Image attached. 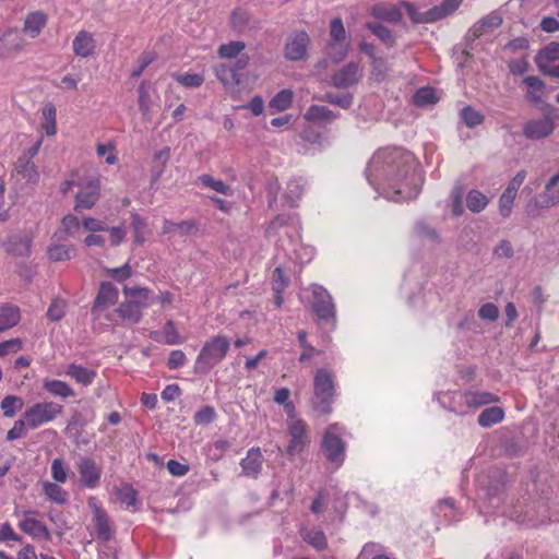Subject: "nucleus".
I'll list each match as a JSON object with an SVG mask.
<instances>
[{
  "label": "nucleus",
  "instance_id": "nucleus-31",
  "mask_svg": "<svg viewBox=\"0 0 559 559\" xmlns=\"http://www.w3.org/2000/svg\"><path fill=\"white\" fill-rule=\"evenodd\" d=\"M66 374L85 386L92 384L96 377V372L93 369H88L75 364L68 366Z\"/></svg>",
  "mask_w": 559,
  "mask_h": 559
},
{
  "label": "nucleus",
  "instance_id": "nucleus-3",
  "mask_svg": "<svg viewBox=\"0 0 559 559\" xmlns=\"http://www.w3.org/2000/svg\"><path fill=\"white\" fill-rule=\"evenodd\" d=\"M463 0H443L439 5H435L426 12H419L415 5L408 1H402L406 13L414 24H428L440 21L454 13Z\"/></svg>",
  "mask_w": 559,
  "mask_h": 559
},
{
  "label": "nucleus",
  "instance_id": "nucleus-42",
  "mask_svg": "<svg viewBox=\"0 0 559 559\" xmlns=\"http://www.w3.org/2000/svg\"><path fill=\"white\" fill-rule=\"evenodd\" d=\"M246 48L243 41L231 40L227 44H223L218 47L217 55L222 59H234L237 58Z\"/></svg>",
  "mask_w": 559,
  "mask_h": 559
},
{
  "label": "nucleus",
  "instance_id": "nucleus-55",
  "mask_svg": "<svg viewBox=\"0 0 559 559\" xmlns=\"http://www.w3.org/2000/svg\"><path fill=\"white\" fill-rule=\"evenodd\" d=\"M0 40L3 43L7 49L20 50L22 48V38L20 37L19 32L15 29L5 31L2 34Z\"/></svg>",
  "mask_w": 559,
  "mask_h": 559
},
{
  "label": "nucleus",
  "instance_id": "nucleus-36",
  "mask_svg": "<svg viewBox=\"0 0 559 559\" xmlns=\"http://www.w3.org/2000/svg\"><path fill=\"white\" fill-rule=\"evenodd\" d=\"M56 481H44L43 491L47 498L58 504H63L68 501L69 493Z\"/></svg>",
  "mask_w": 559,
  "mask_h": 559
},
{
  "label": "nucleus",
  "instance_id": "nucleus-40",
  "mask_svg": "<svg viewBox=\"0 0 559 559\" xmlns=\"http://www.w3.org/2000/svg\"><path fill=\"white\" fill-rule=\"evenodd\" d=\"M488 203V198L479 190L473 189L466 195V206L473 213H480Z\"/></svg>",
  "mask_w": 559,
  "mask_h": 559
},
{
  "label": "nucleus",
  "instance_id": "nucleus-21",
  "mask_svg": "<svg viewBox=\"0 0 559 559\" xmlns=\"http://www.w3.org/2000/svg\"><path fill=\"white\" fill-rule=\"evenodd\" d=\"M383 174L384 153L379 150L373 154L366 169L367 179L376 191H379V180L382 178Z\"/></svg>",
  "mask_w": 559,
  "mask_h": 559
},
{
  "label": "nucleus",
  "instance_id": "nucleus-6",
  "mask_svg": "<svg viewBox=\"0 0 559 559\" xmlns=\"http://www.w3.org/2000/svg\"><path fill=\"white\" fill-rule=\"evenodd\" d=\"M119 299V290L118 288L110 282H103L99 286L97 296L94 301V306L92 308V316L95 325L98 324L99 329L103 326H107L102 322L103 319L108 321V316L111 312H108V308L115 306Z\"/></svg>",
  "mask_w": 559,
  "mask_h": 559
},
{
  "label": "nucleus",
  "instance_id": "nucleus-50",
  "mask_svg": "<svg viewBox=\"0 0 559 559\" xmlns=\"http://www.w3.org/2000/svg\"><path fill=\"white\" fill-rule=\"evenodd\" d=\"M74 255V249L66 245H53L48 249V258L53 262L68 261Z\"/></svg>",
  "mask_w": 559,
  "mask_h": 559
},
{
  "label": "nucleus",
  "instance_id": "nucleus-49",
  "mask_svg": "<svg viewBox=\"0 0 559 559\" xmlns=\"http://www.w3.org/2000/svg\"><path fill=\"white\" fill-rule=\"evenodd\" d=\"M117 499L126 507L131 508L136 506V491L128 484H124L115 489Z\"/></svg>",
  "mask_w": 559,
  "mask_h": 559
},
{
  "label": "nucleus",
  "instance_id": "nucleus-34",
  "mask_svg": "<svg viewBox=\"0 0 559 559\" xmlns=\"http://www.w3.org/2000/svg\"><path fill=\"white\" fill-rule=\"evenodd\" d=\"M336 115L325 106L312 105L305 114V119L312 122H332Z\"/></svg>",
  "mask_w": 559,
  "mask_h": 559
},
{
  "label": "nucleus",
  "instance_id": "nucleus-9",
  "mask_svg": "<svg viewBox=\"0 0 559 559\" xmlns=\"http://www.w3.org/2000/svg\"><path fill=\"white\" fill-rule=\"evenodd\" d=\"M287 431L289 436L288 454L296 455L301 453L309 443L307 424L301 418L290 414L287 419Z\"/></svg>",
  "mask_w": 559,
  "mask_h": 559
},
{
  "label": "nucleus",
  "instance_id": "nucleus-59",
  "mask_svg": "<svg viewBox=\"0 0 559 559\" xmlns=\"http://www.w3.org/2000/svg\"><path fill=\"white\" fill-rule=\"evenodd\" d=\"M302 192L304 186L300 183V181L292 180L287 185L285 198L292 205H295L296 201L301 197Z\"/></svg>",
  "mask_w": 559,
  "mask_h": 559
},
{
  "label": "nucleus",
  "instance_id": "nucleus-13",
  "mask_svg": "<svg viewBox=\"0 0 559 559\" xmlns=\"http://www.w3.org/2000/svg\"><path fill=\"white\" fill-rule=\"evenodd\" d=\"M87 504L93 512L92 527L97 537L105 542L109 540L112 532L107 513L99 506L98 500L95 497L88 498Z\"/></svg>",
  "mask_w": 559,
  "mask_h": 559
},
{
  "label": "nucleus",
  "instance_id": "nucleus-1",
  "mask_svg": "<svg viewBox=\"0 0 559 559\" xmlns=\"http://www.w3.org/2000/svg\"><path fill=\"white\" fill-rule=\"evenodd\" d=\"M389 155L391 158L390 167L395 171L394 177L396 181H401L396 185H391V189L393 190V197L391 199L393 201L401 202L415 198L419 191L417 186L414 183V156L409 152L397 148L391 151Z\"/></svg>",
  "mask_w": 559,
  "mask_h": 559
},
{
  "label": "nucleus",
  "instance_id": "nucleus-57",
  "mask_svg": "<svg viewBox=\"0 0 559 559\" xmlns=\"http://www.w3.org/2000/svg\"><path fill=\"white\" fill-rule=\"evenodd\" d=\"M357 559H384L380 544H366Z\"/></svg>",
  "mask_w": 559,
  "mask_h": 559
},
{
  "label": "nucleus",
  "instance_id": "nucleus-58",
  "mask_svg": "<svg viewBox=\"0 0 559 559\" xmlns=\"http://www.w3.org/2000/svg\"><path fill=\"white\" fill-rule=\"evenodd\" d=\"M152 108V99L144 84L139 86V109L144 118H148Z\"/></svg>",
  "mask_w": 559,
  "mask_h": 559
},
{
  "label": "nucleus",
  "instance_id": "nucleus-56",
  "mask_svg": "<svg viewBox=\"0 0 559 559\" xmlns=\"http://www.w3.org/2000/svg\"><path fill=\"white\" fill-rule=\"evenodd\" d=\"M216 418V412L214 407L212 406H205L198 411L194 416L193 420L197 425L206 426L214 421Z\"/></svg>",
  "mask_w": 559,
  "mask_h": 559
},
{
  "label": "nucleus",
  "instance_id": "nucleus-12",
  "mask_svg": "<svg viewBox=\"0 0 559 559\" xmlns=\"http://www.w3.org/2000/svg\"><path fill=\"white\" fill-rule=\"evenodd\" d=\"M75 468L82 486L94 489L99 485L103 469L93 459L80 456L75 463Z\"/></svg>",
  "mask_w": 559,
  "mask_h": 559
},
{
  "label": "nucleus",
  "instance_id": "nucleus-10",
  "mask_svg": "<svg viewBox=\"0 0 559 559\" xmlns=\"http://www.w3.org/2000/svg\"><path fill=\"white\" fill-rule=\"evenodd\" d=\"M310 36L305 31H295L286 39L284 57L289 61H304L308 58Z\"/></svg>",
  "mask_w": 559,
  "mask_h": 559
},
{
  "label": "nucleus",
  "instance_id": "nucleus-23",
  "mask_svg": "<svg viewBox=\"0 0 559 559\" xmlns=\"http://www.w3.org/2000/svg\"><path fill=\"white\" fill-rule=\"evenodd\" d=\"M359 66L357 63H348L340 70L332 79L333 85L336 87H348L356 84L360 80Z\"/></svg>",
  "mask_w": 559,
  "mask_h": 559
},
{
  "label": "nucleus",
  "instance_id": "nucleus-33",
  "mask_svg": "<svg viewBox=\"0 0 559 559\" xmlns=\"http://www.w3.org/2000/svg\"><path fill=\"white\" fill-rule=\"evenodd\" d=\"M43 388L53 396L68 399L75 395L74 390L64 381L45 379Z\"/></svg>",
  "mask_w": 559,
  "mask_h": 559
},
{
  "label": "nucleus",
  "instance_id": "nucleus-2",
  "mask_svg": "<svg viewBox=\"0 0 559 559\" xmlns=\"http://www.w3.org/2000/svg\"><path fill=\"white\" fill-rule=\"evenodd\" d=\"M229 347L230 342L224 335H216L207 340L194 361V371L207 373L226 357Z\"/></svg>",
  "mask_w": 559,
  "mask_h": 559
},
{
  "label": "nucleus",
  "instance_id": "nucleus-5",
  "mask_svg": "<svg viewBox=\"0 0 559 559\" xmlns=\"http://www.w3.org/2000/svg\"><path fill=\"white\" fill-rule=\"evenodd\" d=\"M343 428L338 424L330 425L323 436L322 449L328 461L338 468L345 460L346 445L343 441Z\"/></svg>",
  "mask_w": 559,
  "mask_h": 559
},
{
  "label": "nucleus",
  "instance_id": "nucleus-7",
  "mask_svg": "<svg viewBox=\"0 0 559 559\" xmlns=\"http://www.w3.org/2000/svg\"><path fill=\"white\" fill-rule=\"evenodd\" d=\"M311 293V308L316 316L323 321L336 325V307L330 293L321 285L313 284L309 287Z\"/></svg>",
  "mask_w": 559,
  "mask_h": 559
},
{
  "label": "nucleus",
  "instance_id": "nucleus-38",
  "mask_svg": "<svg viewBox=\"0 0 559 559\" xmlns=\"http://www.w3.org/2000/svg\"><path fill=\"white\" fill-rule=\"evenodd\" d=\"M130 228L134 236V242L138 246H142L147 236L150 235V229L147 227L146 222L138 214H132Z\"/></svg>",
  "mask_w": 559,
  "mask_h": 559
},
{
  "label": "nucleus",
  "instance_id": "nucleus-52",
  "mask_svg": "<svg viewBox=\"0 0 559 559\" xmlns=\"http://www.w3.org/2000/svg\"><path fill=\"white\" fill-rule=\"evenodd\" d=\"M199 180L204 187L212 189L221 194L229 195L231 193V189L228 185L219 179L213 178L210 175H202Z\"/></svg>",
  "mask_w": 559,
  "mask_h": 559
},
{
  "label": "nucleus",
  "instance_id": "nucleus-64",
  "mask_svg": "<svg viewBox=\"0 0 559 559\" xmlns=\"http://www.w3.org/2000/svg\"><path fill=\"white\" fill-rule=\"evenodd\" d=\"M62 228L68 236H74L81 228L79 218L74 215H67L62 219Z\"/></svg>",
  "mask_w": 559,
  "mask_h": 559
},
{
  "label": "nucleus",
  "instance_id": "nucleus-54",
  "mask_svg": "<svg viewBox=\"0 0 559 559\" xmlns=\"http://www.w3.org/2000/svg\"><path fill=\"white\" fill-rule=\"evenodd\" d=\"M230 442L227 440H216L215 442L207 445V454L214 460L218 461L222 459L223 454L230 448Z\"/></svg>",
  "mask_w": 559,
  "mask_h": 559
},
{
  "label": "nucleus",
  "instance_id": "nucleus-30",
  "mask_svg": "<svg viewBox=\"0 0 559 559\" xmlns=\"http://www.w3.org/2000/svg\"><path fill=\"white\" fill-rule=\"evenodd\" d=\"M559 61V43L551 41L542 48L536 57L535 63L537 68H545V66Z\"/></svg>",
  "mask_w": 559,
  "mask_h": 559
},
{
  "label": "nucleus",
  "instance_id": "nucleus-44",
  "mask_svg": "<svg viewBox=\"0 0 559 559\" xmlns=\"http://www.w3.org/2000/svg\"><path fill=\"white\" fill-rule=\"evenodd\" d=\"M438 99L435 90L429 86L417 90L413 95V103L418 107L435 105Z\"/></svg>",
  "mask_w": 559,
  "mask_h": 559
},
{
  "label": "nucleus",
  "instance_id": "nucleus-25",
  "mask_svg": "<svg viewBox=\"0 0 559 559\" xmlns=\"http://www.w3.org/2000/svg\"><path fill=\"white\" fill-rule=\"evenodd\" d=\"M48 21L47 14L43 11H34L26 15L24 20L23 31L31 38H36Z\"/></svg>",
  "mask_w": 559,
  "mask_h": 559
},
{
  "label": "nucleus",
  "instance_id": "nucleus-29",
  "mask_svg": "<svg viewBox=\"0 0 559 559\" xmlns=\"http://www.w3.org/2000/svg\"><path fill=\"white\" fill-rule=\"evenodd\" d=\"M540 199L543 207H549L559 203V171L546 183L545 192Z\"/></svg>",
  "mask_w": 559,
  "mask_h": 559
},
{
  "label": "nucleus",
  "instance_id": "nucleus-37",
  "mask_svg": "<svg viewBox=\"0 0 559 559\" xmlns=\"http://www.w3.org/2000/svg\"><path fill=\"white\" fill-rule=\"evenodd\" d=\"M330 41L350 44V36L347 34L341 17H334L330 22L329 38Z\"/></svg>",
  "mask_w": 559,
  "mask_h": 559
},
{
  "label": "nucleus",
  "instance_id": "nucleus-48",
  "mask_svg": "<svg viewBox=\"0 0 559 559\" xmlns=\"http://www.w3.org/2000/svg\"><path fill=\"white\" fill-rule=\"evenodd\" d=\"M24 407V401L16 395H7L1 402V409L5 417H13L17 412Z\"/></svg>",
  "mask_w": 559,
  "mask_h": 559
},
{
  "label": "nucleus",
  "instance_id": "nucleus-62",
  "mask_svg": "<svg viewBox=\"0 0 559 559\" xmlns=\"http://www.w3.org/2000/svg\"><path fill=\"white\" fill-rule=\"evenodd\" d=\"M96 153L98 156H105V162L108 165H114L117 162L115 145L112 143H98L96 146Z\"/></svg>",
  "mask_w": 559,
  "mask_h": 559
},
{
  "label": "nucleus",
  "instance_id": "nucleus-26",
  "mask_svg": "<svg viewBox=\"0 0 559 559\" xmlns=\"http://www.w3.org/2000/svg\"><path fill=\"white\" fill-rule=\"evenodd\" d=\"M15 173L21 177V179L31 185H36L39 180L37 166L33 160H29V158H26L25 156L17 158L15 163Z\"/></svg>",
  "mask_w": 559,
  "mask_h": 559
},
{
  "label": "nucleus",
  "instance_id": "nucleus-24",
  "mask_svg": "<svg viewBox=\"0 0 559 559\" xmlns=\"http://www.w3.org/2000/svg\"><path fill=\"white\" fill-rule=\"evenodd\" d=\"M262 464L263 455L259 448L250 449L247 456L240 462L242 473L248 477H257L261 472Z\"/></svg>",
  "mask_w": 559,
  "mask_h": 559
},
{
  "label": "nucleus",
  "instance_id": "nucleus-53",
  "mask_svg": "<svg viewBox=\"0 0 559 559\" xmlns=\"http://www.w3.org/2000/svg\"><path fill=\"white\" fill-rule=\"evenodd\" d=\"M461 118L468 128H474L484 122V116L471 106L461 110Z\"/></svg>",
  "mask_w": 559,
  "mask_h": 559
},
{
  "label": "nucleus",
  "instance_id": "nucleus-27",
  "mask_svg": "<svg viewBox=\"0 0 559 559\" xmlns=\"http://www.w3.org/2000/svg\"><path fill=\"white\" fill-rule=\"evenodd\" d=\"M523 83L526 85V98L534 105L539 104L543 100L546 85L544 81L534 75H528L523 79Z\"/></svg>",
  "mask_w": 559,
  "mask_h": 559
},
{
  "label": "nucleus",
  "instance_id": "nucleus-46",
  "mask_svg": "<svg viewBox=\"0 0 559 559\" xmlns=\"http://www.w3.org/2000/svg\"><path fill=\"white\" fill-rule=\"evenodd\" d=\"M173 78L182 86L188 88H197L201 86L204 81L203 73H173Z\"/></svg>",
  "mask_w": 559,
  "mask_h": 559
},
{
  "label": "nucleus",
  "instance_id": "nucleus-32",
  "mask_svg": "<svg viewBox=\"0 0 559 559\" xmlns=\"http://www.w3.org/2000/svg\"><path fill=\"white\" fill-rule=\"evenodd\" d=\"M41 128L46 135L53 136L57 133V110L52 103H47L41 108Z\"/></svg>",
  "mask_w": 559,
  "mask_h": 559
},
{
  "label": "nucleus",
  "instance_id": "nucleus-35",
  "mask_svg": "<svg viewBox=\"0 0 559 559\" xmlns=\"http://www.w3.org/2000/svg\"><path fill=\"white\" fill-rule=\"evenodd\" d=\"M504 418V412L499 406L485 408L478 416V424L484 428H489L501 423Z\"/></svg>",
  "mask_w": 559,
  "mask_h": 559
},
{
  "label": "nucleus",
  "instance_id": "nucleus-28",
  "mask_svg": "<svg viewBox=\"0 0 559 559\" xmlns=\"http://www.w3.org/2000/svg\"><path fill=\"white\" fill-rule=\"evenodd\" d=\"M151 337L156 342H163L168 345L181 344L183 342L171 320L166 322L164 329L160 332H152Z\"/></svg>",
  "mask_w": 559,
  "mask_h": 559
},
{
  "label": "nucleus",
  "instance_id": "nucleus-47",
  "mask_svg": "<svg viewBox=\"0 0 559 559\" xmlns=\"http://www.w3.org/2000/svg\"><path fill=\"white\" fill-rule=\"evenodd\" d=\"M293 97L292 90H282L270 100V108L276 112L283 111L292 105Z\"/></svg>",
  "mask_w": 559,
  "mask_h": 559
},
{
  "label": "nucleus",
  "instance_id": "nucleus-51",
  "mask_svg": "<svg viewBox=\"0 0 559 559\" xmlns=\"http://www.w3.org/2000/svg\"><path fill=\"white\" fill-rule=\"evenodd\" d=\"M288 284V278L286 277L282 267H276L272 275V286L273 290L276 293V305L281 306L282 297L280 294L285 289Z\"/></svg>",
  "mask_w": 559,
  "mask_h": 559
},
{
  "label": "nucleus",
  "instance_id": "nucleus-17",
  "mask_svg": "<svg viewBox=\"0 0 559 559\" xmlns=\"http://www.w3.org/2000/svg\"><path fill=\"white\" fill-rule=\"evenodd\" d=\"M502 15L498 11H492L476 22L469 29L471 36L476 39L501 26Z\"/></svg>",
  "mask_w": 559,
  "mask_h": 559
},
{
  "label": "nucleus",
  "instance_id": "nucleus-45",
  "mask_svg": "<svg viewBox=\"0 0 559 559\" xmlns=\"http://www.w3.org/2000/svg\"><path fill=\"white\" fill-rule=\"evenodd\" d=\"M50 474L53 481L64 484L68 480L71 472L69 465L66 464L60 457H57L51 462Z\"/></svg>",
  "mask_w": 559,
  "mask_h": 559
},
{
  "label": "nucleus",
  "instance_id": "nucleus-60",
  "mask_svg": "<svg viewBox=\"0 0 559 559\" xmlns=\"http://www.w3.org/2000/svg\"><path fill=\"white\" fill-rule=\"evenodd\" d=\"M514 194L503 191V193L499 198V213L503 217H509L512 212L513 203L515 200Z\"/></svg>",
  "mask_w": 559,
  "mask_h": 559
},
{
  "label": "nucleus",
  "instance_id": "nucleus-4",
  "mask_svg": "<svg viewBox=\"0 0 559 559\" xmlns=\"http://www.w3.org/2000/svg\"><path fill=\"white\" fill-rule=\"evenodd\" d=\"M314 399L313 407L320 414L331 413L334 395L333 376L326 369H319L313 379Z\"/></svg>",
  "mask_w": 559,
  "mask_h": 559
},
{
  "label": "nucleus",
  "instance_id": "nucleus-19",
  "mask_svg": "<svg viewBox=\"0 0 559 559\" xmlns=\"http://www.w3.org/2000/svg\"><path fill=\"white\" fill-rule=\"evenodd\" d=\"M463 404L467 408H479L499 402V397L487 391L467 390L461 394Z\"/></svg>",
  "mask_w": 559,
  "mask_h": 559
},
{
  "label": "nucleus",
  "instance_id": "nucleus-16",
  "mask_svg": "<svg viewBox=\"0 0 559 559\" xmlns=\"http://www.w3.org/2000/svg\"><path fill=\"white\" fill-rule=\"evenodd\" d=\"M19 526L23 532L29 534L34 538H43L46 540L50 539V534L46 525L35 518V512L33 511H27L23 513Z\"/></svg>",
  "mask_w": 559,
  "mask_h": 559
},
{
  "label": "nucleus",
  "instance_id": "nucleus-15",
  "mask_svg": "<svg viewBox=\"0 0 559 559\" xmlns=\"http://www.w3.org/2000/svg\"><path fill=\"white\" fill-rule=\"evenodd\" d=\"M555 124L551 118L543 117L528 120L523 127V134L528 140H540L552 133Z\"/></svg>",
  "mask_w": 559,
  "mask_h": 559
},
{
  "label": "nucleus",
  "instance_id": "nucleus-11",
  "mask_svg": "<svg viewBox=\"0 0 559 559\" xmlns=\"http://www.w3.org/2000/svg\"><path fill=\"white\" fill-rule=\"evenodd\" d=\"M80 190L75 195V210L92 209L99 198L100 183L96 177L84 178L79 182Z\"/></svg>",
  "mask_w": 559,
  "mask_h": 559
},
{
  "label": "nucleus",
  "instance_id": "nucleus-20",
  "mask_svg": "<svg viewBox=\"0 0 559 559\" xmlns=\"http://www.w3.org/2000/svg\"><path fill=\"white\" fill-rule=\"evenodd\" d=\"M213 71L217 80L229 93H234L235 87L241 83L240 75L236 69L225 63L215 64Z\"/></svg>",
  "mask_w": 559,
  "mask_h": 559
},
{
  "label": "nucleus",
  "instance_id": "nucleus-18",
  "mask_svg": "<svg viewBox=\"0 0 559 559\" xmlns=\"http://www.w3.org/2000/svg\"><path fill=\"white\" fill-rule=\"evenodd\" d=\"M72 49L76 57L90 58L94 55L96 49V40L87 31H80L72 41Z\"/></svg>",
  "mask_w": 559,
  "mask_h": 559
},
{
  "label": "nucleus",
  "instance_id": "nucleus-22",
  "mask_svg": "<svg viewBox=\"0 0 559 559\" xmlns=\"http://www.w3.org/2000/svg\"><path fill=\"white\" fill-rule=\"evenodd\" d=\"M123 294L126 298L133 305L138 306V309L141 311L142 309L155 304L154 294H152L147 288L124 287Z\"/></svg>",
  "mask_w": 559,
  "mask_h": 559
},
{
  "label": "nucleus",
  "instance_id": "nucleus-43",
  "mask_svg": "<svg viewBox=\"0 0 559 559\" xmlns=\"http://www.w3.org/2000/svg\"><path fill=\"white\" fill-rule=\"evenodd\" d=\"M301 536L305 542L317 549H323L326 546L325 535L319 528H302Z\"/></svg>",
  "mask_w": 559,
  "mask_h": 559
},
{
  "label": "nucleus",
  "instance_id": "nucleus-63",
  "mask_svg": "<svg viewBox=\"0 0 559 559\" xmlns=\"http://www.w3.org/2000/svg\"><path fill=\"white\" fill-rule=\"evenodd\" d=\"M156 58L155 52L153 51H144L138 59V68L134 69L131 73L132 78H138L142 74L144 69L151 64Z\"/></svg>",
  "mask_w": 559,
  "mask_h": 559
},
{
  "label": "nucleus",
  "instance_id": "nucleus-8",
  "mask_svg": "<svg viewBox=\"0 0 559 559\" xmlns=\"http://www.w3.org/2000/svg\"><path fill=\"white\" fill-rule=\"evenodd\" d=\"M62 405L56 402H41L28 407L23 417L26 419L28 428L36 429L55 420L62 414Z\"/></svg>",
  "mask_w": 559,
  "mask_h": 559
},
{
  "label": "nucleus",
  "instance_id": "nucleus-14",
  "mask_svg": "<svg viewBox=\"0 0 559 559\" xmlns=\"http://www.w3.org/2000/svg\"><path fill=\"white\" fill-rule=\"evenodd\" d=\"M141 318L142 311L138 309V306L133 305L126 298V301L111 311L110 316H108V322L116 324H135L140 322Z\"/></svg>",
  "mask_w": 559,
  "mask_h": 559
},
{
  "label": "nucleus",
  "instance_id": "nucleus-39",
  "mask_svg": "<svg viewBox=\"0 0 559 559\" xmlns=\"http://www.w3.org/2000/svg\"><path fill=\"white\" fill-rule=\"evenodd\" d=\"M349 49L350 44L345 43L341 44L328 40L325 45L326 57L334 63H340L341 61H343L348 55Z\"/></svg>",
  "mask_w": 559,
  "mask_h": 559
},
{
  "label": "nucleus",
  "instance_id": "nucleus-61",
  "mask_svg": "<svg viewBox=\"0 0 559 559\" xmlns=\"http://www.w3.org/2000/svg\"><path fill=\"white\" fill-rule=\"evenodd\" d=\"M104 272L107 276H110L120 282L129 278L132 275L131 266L129 263H126L119 267H106Z\"/></svg>",
  "mask_w": 559,
  "mask_h": 559
},
{
  "label": "nucleus",
  "instance_id": "nucleus-41",
  "mask_svg": "<svg viewBox=\"0 0 559 559\" xmlns=\"http://www.w3.org/2000/svg\"><path fill=\"white\" fill-rule=\"evenodd\" d=\"M20 311L12 306L0 308V332L16 325L20 321Z\"/></svg>",
  "mask_w": 559,
  "mask_h": 559
}]
</instances>
